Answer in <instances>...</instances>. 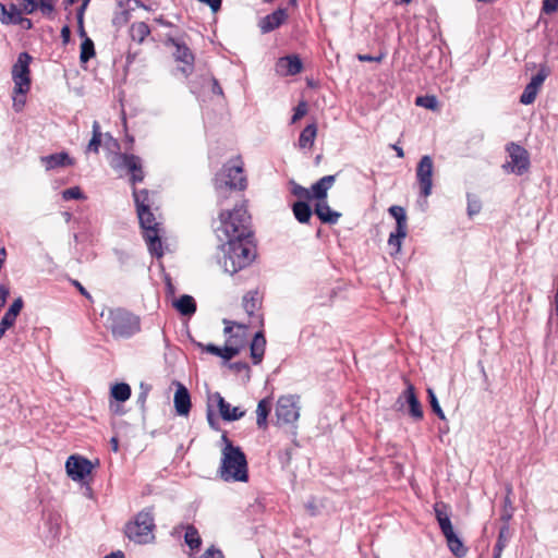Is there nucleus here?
<instances>
[{
    "label": "nucleus",
    "mask_w": 558,
    "mask_h": 558,
    "mask_svg": "<svg viewBox=\"0 0 558 558\" xmlns=\"http://www.w3.org/2000/svg\"><path fill=\"white\" fill-rule=\"evenodd\" d=\"M141 227L144 230V238L147 243L148 250L151 254L160 257L162 255V244H161V227L160 222L156 220L153 211L149 210H141L137 213Z\"/></svg>",
    "instance_id": "obj_7"
},
{
    "label": "nucleus",
    "mask_w": 558,
    "mask_h": 558,
    "mask_svg": "<svg viewBox=\"0 0 558 558\" xmlns=\"http://www.w3.org/2000/svg\"><path fill=\"white\" fill-rule=\"evenodd\" d=\"M105 558H124V554L120 550L118 551H114V553H111L107 556H105Z\"/></svg>",
    "instance_id": "obj_63"
},
{
    "label": "nucleus",
    "mask_w": 558,
    "mask_h": 558,
    "mask_svg": "<svg viewBox=\"0 0 558 558\" xmlns=\"http://www.w3.org/2000/svg\"><path fill=\"white\" fill-rule=\"evenodd\" d=\"M315 214L325 223H336L341 217L340 213L335 211L329 207L327 199L316 202Z\"/></svg>",
    "instance_id": "obj_25"
},
{
    "label": "nucleus",
    "mask_w": 558,
    "mask_h": 558,
    "mask_svg": "<svg viewBox=\"0 0 558 558\" xmlns=\"http://www.w3.org/2000/svg\"><path fill=\"white\" fill-rule=\"evenodd\" d=\"M222 252L223 269L231 275L247 267L255 258L252 238L229 240L222 245Z\"/></svg>",
    "instance_id": "obj_2"
},
{
    "label": "nucleus",
    "mask_w": 558,
    "mask_h": 558,
    "mask_svg": "<svg viewBox=\"0 0 558 558\" xmlns=\"http://www.w3.org/2000/svg\"><path fill=\"white\" fill-rule=\"evenodd\" d=\"M266 348V339L264 337L263 331H258L251 343V356L253 359L254 364H258L262 362Z\"/></svg>",
    "instance_id": "obj_26"
},
{
    "label": "nucleus",
    "mask_w": 558,
    "mask_h": 558,
    "mask_svg": "<svg viewBox=\"0 0 558 558\" xmlns=\"http://www.w3.org/2000/svg\"><path fill=\"white\" fill-rule=\"evenodd\" d=\"M248 220L250 216L243 206L221 211L219 215L220 226L217 228L218 238L226 241L252 238Z\"/></svg>",
    "instance_id": "obj_3"
},
{
    "label": "nucleus",
    "mask_w": 558,
    "mask_h": 558,
    "mask_svg": "<svg viewBox=\"0 0 558 558\" xmlns=\"http://www.w3.org/2000/svg\"><path fill=\"white\" fill-rule=\"evenodd\" d=\"M507 151L509 154V161H507L504 168L515 174H523L530 166L527 151L514 143L507 146Z\"/></svg>",
    "instance_id": "obj_12"
},
{
    "label": "nucleus",
    "mask_w": 558,
    "mask_h": 558,
    "mask_svg": "<svg viewBox=\"0 0 558 558\" xmlns=\"http://www.w3.org/2000/svg\"><path fill=\"white\" fill-rule=\"evenodd\" d=\"M558 8V0H544L543 9L546 13L554 12Z\"/></svg>",
    "instance_id": "obj_57"
},
{
    "label": "nucleus",
    "mask_w": 558,
    "mask_h": 558,
    "mask_svg": "<svg viewBox=\"0 0 558 558\" xmlns=\"http://www.w3.org/2000/svg\"><path fill=\"white\" fill-rule=\"evenodd\" d=\"M215 191L219 198H226L228 191L246 189V178L243 174V163L240 159L231 160L216 174Z\"/></svg>",
    "instance_id": "obj_4"
},
{
    "label": "nucleus",
    "mask_w": 558,
    "mask_h": 558,
    "mask_svg": "<svg viewBox=\"0 0 558 558\" xmlns=\"http://www.w3.org/2000/svg\"><path fill=\"white\" fill-rule=\"evenodd\" d=\"M173 305L182 315H192L196 311L194 299L190 295H182Z\"/></svg>",
    "instance_id": "obj_33"
},
{
    "label": "nucleus",
    "mask_w": 558,
    "mask_h": 558,
    "mask_svg": "<svg viewBox=\"0 0 558 558\" xmlns=\"http://www.w3.org/2000/svg\"><path fill=\"white\" fill-rule=\"evenodd\" d=\"M149 27L144 22H137L132 24L130 29L131 38L137 43H143L144 39L149 35Z\"/></svg>",
    "instance_id": "obj_35"
},
{
    "label": "nucleus",
    "mask_w": 558,
    "mask_h": 558,
    "mask_svg": "<svg viewBox=\"0 0 558 558\" xmlns=\"http://www.w3.org/2000/svg\"><path fill=\"white\" fill-rule=\"evenodd\" d=\"M357 59L360 61H362V62H371V61L379 62V61H381L383 57L381 56H379V57H372V56H368V54H359Z\"/></svg>",
    "instance_id": "obj_59"
},
{
    "label": "nucleus",
    "mask_w": 558,
    "mask_h": 558,
    "mask_svg": "<svg viewBox=\"0 0 558 558\" xmlns=\"http://www.w3.org/2000/svg\"><path fill=\"white\" fill-rule=\"evenodd\" d=\"M225 325V333L228 336L227 339H231L232 341H236L242 336L245 338V330L250 326L243 323H236L230 319H223Z\"/></svg>",
    "instance_id": "obj_27"
},
{
    "label": "nucleus",
    "mask_w": 558,
    "mask_h": 558,
    "mask_svg": "<svg viewBox=\"0 0 558 558\" xmlns=\"http://www.w3.org/2000/svg\"><path fill=\"white\" fill-rule=\"evenodd\" d=\"M26 94L27 93H17L16 89H13L12 100H13V109L16 112L22 111L26 104Z\"/></svg>",
    "instance_id": "obj_46"
},
{
    "label": "nucleus",
    "mask_w": 558,
    "mask_h": 558,
    "mask_svg": "<svg viewBox=\"0 0 558 558\" xmlns=\"http://www.w3.org/2000/svg\"><path fill=\"white\" fill-rule=\"evenodd\" d=\"M537 93L538 89L529 83L520 97V102L523 105L532 104L535 100Z\"/></svg>",
    "instance_id": "obj_42"
},
{
    "label": "nucleus",
    "mask_w": 558,
    "mask_h": 558,
    "mask_svg": "<svg viewBox=\"0 0 558 558\" xmlns=\"http://www.w3.org/2000/svg\"><path fill=\"white\" fill-rule=\"evenodd\" d=\"M259 305L260 301L258 298V293L256 291H250L243 296L242 307L246 312V314L252 318V320H250V323L247 324L248 326L255 323L257 325L263 324L262 317L258 315L255 316V313L258 311Z\"/></svg>",
    "instance_id": "obj_18"
},
{
    "label": "nucleus",
    "mask_w": 558,
    "mask_h": 558,
    "mask_svg": "<svg viewBox=\"0 0 558 558\" xmlns=\"http://www.w3.org/2000/svg\"><path fill=\"white\" fill-rule=\"evenodd\" d=\"M23 307V301L21 298L16 299L12 304L11 306L9 307V310L5 312V314H8L10 317H13L14 319H16L17 315L20 314L21 310Z\"/></svg>",
    "instance_id": "obj_50"
},
{
    "label": "nucleus",
    "mask_w": 558,
    "mask_h": 558,
    "mask_svg": "<svg viewBox=\"0 0 558 558\" xmlns=\"http://www.w3.org/2000/svg\"><path fill=\"white\" fill-rule=\"evenodd\" d=\"M39 9L45 15H50L54 10V1L53 0H40Z\"/></svg>",
    "instance_id": "obj_54"
},
{
    "label": "nucleus",
    "mask_w": 558,
    "mask_h": 558,
    "mask_svg": "<svg viewBox=\"0 0 558 558\" xmlns=\"http://www.w3.org/2000/svg\"><path fill=\"white\" fill-rule=\"evenodd\" d=\"M434 162L430 156L425 155L421 158L416 168V179L421 187V194L428 197L433 189Z\"/></svg>",
    "instance_id": "obj_13"
},
{
    "label": "nucleus",
    "mask_w": 558,
    "mask_h": 558,
    "mask_svg": "<svg viewBox=\"0 0 558 558\" xmlns=\"http://www.w3.org/2000/svg\"><path fill=\"white\" fill-rule=\"evenodd\" d=\"M208 408L216 405L219 410L220 416L225 421H236L244 416L245 412L238 407H231L219 392L208 395Z\"/></svg>",
    "instance_id": "obj_14"
},
{
    "label": "nucleus",
    "mask_w": 558,
    "mask_h": 558,
    "mask_svg": "<svg viewBox=\"0 0 558 558\" xmlns=\"http://www.w3.org/2000/svg\"><path fill=\"white\" fill-rule=\"evenodd\" d=\"M204 350L208 353H211L214 355H217L220 354V348L217 347V345H214V344H207L204 347Z\"/></svg>",
    "instance_id": "obj_61"
},
{
    "label": "nucleus",
    "mask_w": 558,
    "mask_h": 558,
    "mask_svg": "<svg viewBox=\"0 0 558 558\" xmlns=\"http://www.w3.org/2000/svg\"><path fill=\"white\" fill-rule=\"evenodd\" d=\"M95 56L94 43L90 38L85 37L81 44V53L80 60L83 63H86Z\"/></svg>",
    "instance_id": "obj_40"
},
{
    "label": "nucleus",
    "mask_w": 558,
    "mask_h": 558,
    "mask_svg": "<svg viewBox=\"0 0 558 558\" xmlns=\"http://www.w3.org/2000/svg\"><path fill=\"white\" fill-rule=\"evenodd\" d=\"M269 412L270 401L268 399L260 400L256 408V424L258 427L265 428L267 426Z\"/></svg>",
    "instance_id": "obj_32"
},
{
    "label": "nucleus",
    "mask_w": 558,
    "mask_h": 558,
    "mask_svg": "<svg viewBox=\"0 0 558 558\" xmlns=\"http://www.w3.org/2000/svg\"><path fill=\"white\" fill-rule=\"evenodd\" d=\"M288 19V13L286 9H278L271 14L266 15L263 17L258 26L260 28V32L263 34L269 33L276 28H278L280 25H282Z\"/></svg>",
    "instance_id": "obj_19"
},
{
    "label": "nucleus",
    "mask_w": 558,
    "mask_h": 558,
    "mask_svg": "<svg viewBox=\"0 0 558 558\" xmlns=\"http://www.w3.org/2000/svg\"><path fill=\"white\" fill-rule=\"evenodd\" d=\"M201 558H223V555L220 549L211 546L205 550Z\"/></svg>",
    "instance_id": "obj_56"
},
{
    "label": "nucleus",
    "mask_w": 558,
    "mask_h": 558,
    "mask_svg": "<svg viewBox=\"0 0 558 558\" xmlns=\"http://www.w3.org/2000/svg\"><path fill=\"white\" fill-rule=\"evenodd\" d=\"M506 533H507V527H502L499 532V537H498V541H497V544L495 546V556L494 558H500V555H501V551L506 545V542H507V537H506Z\"/></svg>",
    "instance_id": "obj_48"
},
{
    "label": "nucleus",
    "mask_w": 558,
    "mask_h": 558,
    "mask_svg": "<svg viewBox=\"0 0 558 558\" xmlns=\"http://www.w3.org/2000/svg\"><path fill=\"white\" fill-rule=\"evenodd\" d=\"M302 70V62L298 56L280 58L276 63V72L281 76L295 75Z\"/></svg>",
    "instance_id": "obj_20"
},
{
    "label": "nucleus",
    "mask_w": 558,
    "mask_h": 558,
    "mask_svg": "<svg viewBox=\"0 0 558 558\" xmlns=\"http://www.w3.org/2000/svg\"><path fill=\"white\" fill-rule=\"evenodd\" d=\"M415 102L417 106L424 107L429 110L438 109V100L435 96L417 97Z\"/></svg>",
    "instance_id": "obj_43"
},
{
    "label": "nucleus",
    "mask_w": 558,
    "mask_h": 558,
    "mask_svg": "<svg viewBox=\"0 0 558 558\" xmlns=\"http://www.w3.org/2000/svg\"><path fill=\"white\" fill-rule=\"evenodd\" d=\"M70 35H71V32H70L69 26H63L61 29V37H62L64 44H66L70 40Z\"/></svg>",
    "instance_id": "obj_62"
},
{
    "label": "nucleus",
    "mask_w": 558,
    "mask_h": 558,
    "mask_svg": "<svg viewBox=\"0 0 558 558\" xmlns=\"http://www.w3.org/2000/svg\"><path fill=\"white\" fill-rule=\"evenodd\" d=\"M111 397L120 402H125L131 396V388L128 384L120 383L111 387Z\"/></svg>",
    "instance_id": "obj_37"
},
{
    "label": "nucleus",
    "mask_w": 558,
    "mask_h": 558,
    "mask_svg": "<svg viewBox=\"0 0 558 558\" xmlns=\"http://www.w3.org/2000/svg\"><path fill=\"white\" fill-rule=\"evenodd\" d=\"M291 192L293 195L298 196L301 199L311 201V191L294 182L292 183Z\"/></svg>",
    "instance_id": "obj_49"
},
{
    "label": "nucleus",
    "mask_w": 558,
    "mask_h": 558,
    "mask_svg": "<svg viewBox=\"0 0 558 558\" xmlns=\"http://www.w3.org/2000/svg\"><path fill=\"white\" fill-rule=\"evenodd\" d=\"M317 136V126L315 123L308 124L300 134L299 146L301 148H312Z\"/></svg>",
    "instance_id": "obj_30"
},
{
    "label": "nucleus",
    "mask_w": 558,
    "mask_h": 558,
    "mask_svg": "<svg viewBox=\"0 0 558 558\" xmlns=\"http://www.w3.org/2000/svg\"><path fill=\"white\" fill-rule=\"evenodd\" d=\"M173 403L178 415H189L191 410V397L187 389L182 384L177 385Z\"/></svg>",
    "instance_id": "obj_21"
},
{
    "label": "nucleus",
    "mask_w": 558,
    "mask_h": 558,
    "mask_svg": "<svg viewBox=\"0 0 558 558\" xmlns=\"http://www.w3.org/2000/svg\"><path fill=\"white\" fill-rule=\"evenodd\" d=\"M93 465L89 460L80 456H70L65 462L68 476L76 482L83 481L90 474Z\"/></svg>",
    "instance_id": "obj_15"
},
{
    "label": "nucleus",
    "mask_w": 558,
    "mask_h": 558,
    "mask_svg": "<svg viewBox=\"0 0 558 558\" xmlns=\"http://www.w3.org/2000/svg\"><path fill=\"white\" fill-rule=\"evenodd\" d=\"M20 5L22 10L27 14L35 12V10L38 8V3L35 0H20Z\"/></svg>",
    "instance_id": "obj_53"
},
{
    "label": "nucleus",
    "mask_w": 558,
    "mask_h": 558,
    "mask_svg": "<svg viewBox=\"0 0 558 558\" xmlns=\"http://www.w3.org/2000/svg\"><path fill=\"white\" fill-rule=\"evenodd\" d=\"M15 323L13 317H10L8 314H4L0 322V339L4 336L5 331L12 327Z\"/></svg>",
    "instance_id": "obj_51"
},
{
    "label": "nucleus",
    "mask_w": 558,
    "mask_h": 558,
    "mask_svg": "<svg viewBox=\"0 0 558 558\" xmlns=\"http://www.w3.org/2000/svg\"><path fill=\"white\" fill-rule=\"evenodd\" d=\"M242 347H243V337L242 336L236 341L227 339L226 344L222 348H220V354H218V356L222 357L225 361H229L239 354Z\"/></svg>",
    "instance_id": "obj_28"
},
{
    "label": "nucleus",
    "mask_w": 558,
    "mask_h": 558,
    "mask_svg": "<svg viewBox=\"0 0 558 558\" xmlns=\"http://www.w3.org/2000/svg\"><path fill=\"white\" fill-rule=\"evenodd\" d=\"M86 9H83V4L81 5L78 12H77V20H78V24L81 26V35L82 36H85V32H84V28H83V15H84V11Z\"/></svg>",
    "instance_id": "obj_60"
},
{
    "label": "nucleus",
    "mask_w": 558,
    "mask_h": 558,
    "mask_svg": "<svg viewBox=\"0 0 558 558\" xmlns=\"http://www.w3.org/2000/svg\"><path fill=\"white\" fill-rule=\"evenodd\" d=\"M435 515L439 527L446 538L448 548L458 558L466 555L468 548L464 546L456 533L449 515V507L446 504L437 502L434 506Z\"/></svg>",
    "instance_id": "obj_6"
},
{
    "label": "nucleus",
    "mask_w": 558,
    "mask_h": 558,
    "mask_svg": "<svg viewBox=\"0 0 558 558\" xmlns=\"http://www.w3.org/2000/svg\"><path fill=\"white\" fill-rule=\"evenodd\" d=\"M389 214L396 219L397 228L407 229V214L403 207L393 205L389 208Z\"/></svg>",
    "instance_id": "obj_41"
},
{
    "label": "nucleus",
    "mask_w": 558,
    "mask_h": 558,
    "mask_svg": "<svg viewBox=\"0 0 558 558\" xmlns=\"http://www.w3.org/2000/svg\"><path fill=\"white\" fill-rule=\"evenodd\" d=\"M133 197L136 205V211L149 210L154 205L149 192L147 190H133Z\"/></svg>",
    "instance_id": "obj_29"
},
{
    "label": "nucleus",
    "mask_w": 558,
    "mask_h": 558,
    "mask_svg": "<svg viewBox=\"0 0 558 558\" xmlns=\"http://www.w3.org/2000/svg\"><path fill=\"white\" fill-rule=\"evenodd\" d=\"M104 133L100 131V125L97 121L93 123V136L87 145V151L97 154L100 145H102Z\"/></svg>",
    "instance_id": "obj_34"
},
{
    "label": "nucleus",
    "mask_w": 558,
    "mask_h": 558,
    "mask_svg": "<svg viewBox=\"0 0 558 558\" xmlns=\"http://www.w3.org/2000/svg\"><path fill=\"white\" fill-rule=\"evenodd\" d=\"M110 165L116 170H126L129 173H131L132 184L142 182L144 179L142 162L137 156L118 154L111 159Z\"/></svg>",
    "instance_id": "obj_10"
},
{
    "label": "nucleus",
    "mask_w": 558,
    "mask_h": 558,
    "mask_svg": "<svg viewBox=\"0 0 558 558\" xmlns=\"http://www.w3.org/2000/svg\"><path fill=\"white\" fill-rule=\"evenodd\" d=\"M335 180V175H326L313 184L310 189L311 199H316V202L326 201L327 193L332 187Z\"/></svg>",
    "instance_id": "obj_22"
},
{
    "label": "nucleus",
    "mask_w": 558,
    "mask_h": 558,
    "mask_svg": "<svg viewBox=\"0 0 558 558\" xmlns=\"http://www.w3.org/2000/svg\"><path fill=\"white\" fill-rule=\"evenodd\" d=\"M106 326L118 338L130 337L138 330L137 318L122 308H108L101 313Z\"/></svg>",
    "instance_id": "obj_5"
},
{
    "label": "nucleus",
    "mask_w": 558,
    "mask_h": 558,
    "mask_svg": "<svg viewBox=\"0 0 558 558\" xmlns=\"http://www.w3.org/2000/svg\"><path fill=\"white\" fill-rule=\"evenodd\" d=\"M154 517L150 510L141 511L135 520L126 525L128 537L135 543L146 544L154 539Z\"/></svg>",
    "instance_id": "obj_9"
},
{
    "label": "nucleus",
    "mask_w": 558,
    "mask_h": 558,
    "mask_svg": "<svg viewBox=\"0 0 558 558\" xmlns=\"http://www.w3.org/2000/svg\"><path fill=\"white\" fill-rule=\"evenodd\" d=\"M407 236V229L396 228L395 232H391L388 239V245L393 250L392 254H398L401 251L403 239Z\"/></svg>",
    "instance_id": "obj_36"
},
{
    "label": "nucleus",
    "mask_w": 558,
    "mask_h": 558,
    "mask_svg": "<svg viewBox=\"0 0 558 558\" xmlns=\"http://www.w3.org/2000/svg\"><path fill=\"white\" fill-rule=\"evenodd\" d=\"M398 402L400 403L401 408L407 404L409 407L410 415L415 420H421L423 417V410L414 392L413 385H407V389L400 395Z\"/></svg>",
    "instance_id": "obj_17"
},
{
    "label": "nucleus",
    "mask_w": 558,
    "mask_h": 558,
    "mask_svg": "<svg viewBox=\"0 0 558 558\" xmlns=\"http://www.w3.org/2000/svg\"><path fill=\"white\" fill-rule=\"evenodd\" d=\"M549 75V70L545 66L541 68L538 72L531 78L530 84L534 85L538 90L546 80V77Z\"/></svg>",
    "instance_id": "obj_45"
},
{
    "label": "nucleus",
    "mask_w": 558,
    "mask_h": 558,
    "mask_svg": "<svg viewBox=\"0 0 558 558\" xmlns=\"http://www.w3.org/2000/svg\"><path fill=\"white\" fill-rule=\"evenodd\" d=\"M427 393H428V398H429V402H430V407H432L433 411L437 414V416L440 420H446V415L439 405V402L437 400V397H436L434 390L428 388Z\"/></svg>",
    "instance_id": "obj_44"
},
{
    "label": "nucleus",
    "mask_w": 558,
    "mask_h": 558,
    "mask_svg": "<svg viewBox=\"0 0 558 558\" xmlns=\"http://www.w3.org/2000/svg\"><path fill=\"white\" fill-rule=\"evenodd\" d=\"M29 62V54L22 52L12 68L13 89H16L17 93H28L31 88Z\"/></svg>",
    "instance_id": "obj_11"
},
{
    "label": "nucleus",
    "mask_w": 558,
    "mask_h": 558,
    "mask_svg": "<svg viewBox=\"0 0 558 558\" xmlns=\"http://www.w3.org/2000/svg\"><path fill=\"white\" fill-rule=\"evenodd\" d=\"M220 476L225 481L246 482L247 462L240 447L233 446L226 434H222Z\"/></svg>",
    "instance_id": "obj_1"
},
{
    "label": "nucleus",
    "mask_w": 558,
    "mask_h": 558,
    "mask_svg": "<svg viewBox=\"0 0 558 558\" xmlns=\"http://www.w3.org/2000/svg\"><path fill=\"white\" fill-rule=\"evenodd\" d=\"M481 210V204L478 201H469L468 211L470 216L476 215Z\"/></svg>",
    "instance_id": "obj_58"
},
{
    "label": "nucleus",
    "mask_w": 558,
    "mask_h": 558,
    "mask_svg": "<svg viewBox=\"0 0 558 558\" xmlns=\"http://www.w3.org/2000/svg\"><path fill=\"white\" fill-rule=\"evenodd\" d=\"M62 197H63L64 201L82 199V198H84V195H83V193H82L80 187L74 186V187H70L68 190H64L62 192Z\"/></svg>",
    "instance_id": "obj_47"
},
{
    "label": "nucleus",
    "mask_w": 558,
    "mask_h": 558,
    "mask_svg": "<svg viewBox=\"0 0 558 558\" xmlns=\"http://www.w3.org/2000/svg\"><path fill=\"white\" fill-rule=\"evenodd\" d=\"M0 22L2 24H17L19 22H24L15 5H11V8L8 10L4 4L0 3Z\"/></svg>",
    "instance_id": "obj_31"
},
{
    "label": "nucleus",
    "mask_w": 558,
    "mask_h": 558,
    "mask_svg": "<svg viewBox=\"0 0 558 558\" xmlns=\"http://www.w3.org/2000/svg\"><path fill=\"white\" fill-rule=\"evenodd\" d=\"M102 145L110 150L117 149L119 146L118 142L109 133L104 134Z\"/></svg>",
    "instance_id": "obj_55"
},
{
    "label": "nucleus",
    "mask_w": 558,
    "mask_h": 558,
    "mask_svg": "<svg viewBox=\"0 0 558 558\" xmlns=\"http://www.w3.org/2000/svg\"><path fill=\"white\" fill-rule=\"evenodd\" d=\"M110 444H111V448L114 452H117L119 450V442H118V439L116 437H112L110 439Z\"/></svg>",
    "instance_id": "obj_64"
},
{
    "label": "nucleus",
    "mask_w": 558,
    "mask_h": 558,
    "mask_svg": "<svg viewBox=\"0 0 558 558\" xmlns=\"http://www.w3.org/2000/svg\"><path fill=\"white\" fill-rule=\"evenodd\" d=\"M307 113V104L305 101H301L298 107L294 109V114L292 117V123H295L300 119H302Z\"/></svg>",
    "instance_id": "obj_52"
},
{
    "label": "nucleus",
    "mask_w": 558,
    "mask_h": 558,
    "mask_svg": "<svg viewBox=\"0 0 558 558\" xmlns=\"http://www.w3.org/2000/svg\"><path fill=\"white\" fill-rule=\"evenodd\" d=\"M177 50L174 52V58L178 62H182L183 65L179 68L184 76L189 75L193 70L194 57L191 53L190 49L183 45H175Z\"/></svg>",
    "instance_id": "obj_23"
},
{
    "label": "nucleus",
    "mask_w": 558,
    "mask_h": 558,
    "mask_svg": "<svg viewBox=\"0 0 558 558\" xmlns=\"http://www.w3.org/2000/svg\"><path fill=\"white\" fill-rule=\"evenodd\" d=\"M293 214L300 222L304 223L310 220L312 210L306 203L298 202L293 205Z\"/></svg>",
    "instance_id": "obj_38"
},
{
    "label": "nucleus",
    "mask_w": 558,
    "mask_h": 558,
    "mask_svg": "<svg viewBox=\"0 0 558 558\" xmlns=\"http://www.w3.org/2000/svg\"><path fill=\"white\" fill-rule=\"evenodd\" d=\"M184 539H185L186 545L191 549H197L202 543V539H201V536H199L197 530L192 525H189L186 527Z\"/></svg>",
    "instance_id": "obj_39"
},
{
    "label": "nucleus",
    "mask_w": 558,
    "mask_h": 558,
    "mask_svg": "<svg viewBox=\"0 0 558 558\" xmlns=\"http://www.w3.org/2000/svg\"><path fill=\"white\" fill-rule=\"evenodd\" d=\"M300 397L286 395L278 398L275 407L276 424L278 426H294L300 418Z\"/></svg>",
    "instance_id": "obj_8"
},
{
    "label": "nucleus",
    "mask_w": 558,
    "mask_h": 558,
    "mask_svg": "<svg viewBox=\"0 0 558 558\" xmlns=\"http://www.w3.org/2000/svg\"><path fill=\"white\" fill-rule=\"evenodd\" d=\"M40 160L47 170L74 165V160L66 153L45 156Z\"/></svg>",
    "instance_id": "obj_24"
},
{
    "label": "nucleus",
    "mask_w": 558,
    "mask_h": 558,
    "mask_svg": "<svg viewBox=\"0 0 558 558\" xmlns=\"http://www.w3.org/2000/svg\"><path fill=\"white\" fill-rule=\"evenodd\" d=\"M141 7L138 0H118L114 15L112 17L113 25L118 27L124 26L132 17V12Z\"/></svg>",
    "instance_id": "obj_16"
}]
</instances>
